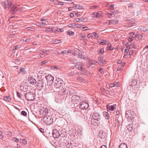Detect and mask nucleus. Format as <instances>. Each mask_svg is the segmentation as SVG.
Returning <instances> with one entry per match:
<instances>
[{
    "label": "nucleus",
    "instance_id": "obj_32",
    "mask_svg": "<svg viewBox=\"0 0 148 148\" xmlns=\"http://www.w3.org/2000/svg\"><path fill=\"white\" fill-rule=\"evenodd\" d=\"M131 85H130V86L132 85H135L137 84V81L136 79H133L131 82Z\"/></svg>",
    "mask_w": 148,
    "mask_h": 148
},
{
    "label": "nucleus",
    "instance_id": "obj_64",
    "mask_svg": "<svg viewBox=\"0 0 148 148\" xmlns=\"http://www.w3.org/2000/svg\"><path fill=\"white\" fill-rule=\"evenodd\" d=\"M133 52H134V51L133 50L130 51L129 52V55L130 56H132L133 54Z\"/></svg>",
    "mask_w": 148,
    "mask_h": 148
},
{
    "label": "nucleus",
    "instance_id": "obj_44",
    "mask_svg": "<svg viewBox=\"0 0 148 148\" xmlns=\"http://www.w3.org/2000/svg\"><path fill=\"white\" fill-rule=\"evenodd\" d=\"M130 35L133 38H136V35L135 34V33L133 32H131L130 33Z\"/></svg>",
    "mask_w": 148,
    "mask_h": 148
},
{
    "label": "nucleus",
    "instance_id": "obj_56",
    "mask_svg": "<svg viewBox=\"0 0 148 148\" xmlns=\"http://www.w3.org/2000/svg\"><path fill=\"white\" fill-rule=\"evenodd\" d=\"M70 62L72 63L73 62L74 64H77V62L73 59H71Z\"/></svg>",
    "mask_w": 148,
    "mask_h": 148
},
{
    "label": "nucleus",
    "instance_id": "obj_6",
    "mask_svg": "<svg viewBox=\"0 0 148 148\" xmlns=\"http://www.w3.org/2000/svg\"><path fill=\"white\" fill-rule=\"evenodd\" d=\"M77 65L75 66L76 67L79 69V70H81L82 71H84V69L83 67L84 66V64L82 62H77Z\"/></svg>",
    "mask_w": 148,
    "mask_h": 148
},
{
    "label": "nucleus",
    "instance_id": "obj_10",
    "mask_svg": "<svg viewBox=\"0 0 148 148\" xmlns=\"http://www.w3.org/2000/svg\"><path fill=\"white\" fill-rule=\"evenodd\" d=\"M42 23H40L39 24L41 26H44L48 24V22L46 19H42L40 20Z\"/></svg>",
    "mask_w": 148,
    "mask_h": 148
},
{
    "label": "nucleus",
    "instance_id": "obj_48",
    "mask_svg": "<svg viewBox=\"0 0 148 148\" xmlns=\"http://www.w3.org/2000/svg\"><path fill=\"white\" fill-rule=\"evenodd\" d=\"M128 44H129V43L127 42L126 45V47H127V49H128L129 47H130L132 46V45H134V42H133V43H131L130 44V45H128Z\"/></svg>",
    "mask_w": 148,
    "mask_h": 148
},
{
    "label": "nucleus",
    "instance_id": "obj_50",
    "mask_svg": "<svg viewBox=\"0 0 148 148\" xmlns=\"http://www.w3.org/2000/svg\"><path fill=\"white\" fill-rule=\"evenodd\" d=\"M60 134L58 131H57L56 130V138H58L60 136Z\"/></svg>",
    "mask_w": 148,
    "mask_h": 148
},
{
    "label": "nucleus",
    "instance_id": "obj_47",
    "mask_svg": "<svg viewBox=\"0 0 148 148\" xmlns=\"http://www.w3.org/2000/svg\"><path fill=\"white\" fill-rule=\"evenodd\" d=\"M48 51L45 50L44 49H43L41 50L40 51V54H42V53H46V54H47V52Z\"/></svg>",
    "mask_w": 148,
    "mask_h": 148
},
{
    "label": "nucleus",
    "instance_id": "obj_20",
    "mask_svg": "<svg viewBox=\"0 0 148 148\" xmlns=\"http://www.w3.org/2000/svg\"><path fill=\"white\" fill-rule=\"evenodd\" d=\"M98 135L101 138H105V134L101 131H99Z\"/></svg>",
    "mask_w": 148,
    "mask_h": 148
},
{
    "label": "nucleus",
    "instance_id": "obj_24",
    "mask_svg": "<svg viewBox=\"0 0 148 148\" xmlns=\"http://www.w3.org/2000/svg\"><path fill=\"white\" fill-rule=\"evenodd\" d=\"M85 19L83 18H76L75 20L76 22H80L85 21Z\"/></svg>",
    "mask_w": 148,
    "mask_h": 148
},
{
    "label": "nucleus",
    "instance_id": "obj_42",
    "mask_svg": "<svg viewBox=\"0 0 148 148\" xmlns=\"http://www.w3.org/2000/svg\"><path fill=\"white\" fill-rule=\"evenodd\" d=\"M17 97L20 99H21L22 98V97H23V95L18 92L17 93Z\"/></svg>",
    "mask_w": 148,
    "mask_h": 148
},
{
    "label": "nucleus",
    "instance_id": "obj_31",
    "mask_svg": "<svg viewBox=\"0 0 148 148\" xmlns=\"http://www.w3.org/2000/svg\"><path fill=\"white\" fill-rule=\"evenodd\" d=\"M21 143L23 145H25L27 144V142L25 139H21L20 140Z\"/></svg>",
    "mask_w": 148,
    "mask_h": 148
},
{
    "label": "nucleus",
    "instance_id": "obj_18",
    "mask_svg": "<svg viewBox=\"0 0 148 148\" xmlns=\"http://www.w3.org/2000/svg\"><path fill=\"white\" fill-rule=\"evenodd\" d=\"M61 90H58V93L60 95H64L65 94L66 90L65 89L63 88V87L62 88H60Z\"/></svg>",
    "mask_w": 148,
    "mask_h": 148
},
{
    "label": "nucleus",
    "instance_id": "obj_17",
    "mask_svg": "<svg viewBox=\"0 0 148 148\" xmlns=\"http://www.w3.org/2000/svg\"><path fill=\"white\" fill-rule=\"evenodd\" d=\"M116 107V104H114L113 105L109 106V105H107V108L108 110H109L110 111H113L114 109Z\"/></svg>",
    "mask_w": 148,
    "mask_h": 148
},
{
    "label": "nucleus",
    "instance_id": "obj_15",
    "mask_svg": "<svg viewBox=\"0 0 148 148\" xmlns=\"http://www.w3.org/2000/svg\"><path fill=\"white\" fill-rule=\"evenodd\" d=\"M28 88V86L26 85H22L20 86V90L23 92L27 91Z\"/></svg>",
    "mask_w": 148,
    "mask_h": 148
},
{
    "label": "nucleus",
    "instance_id": "obj_58",
    "mask_svg": "<svg viewBox=\"0 0 148 148\" xmlns=\"http://www.w3.org/2000/svg\"><path fill=\"white\" fill-rule=\"evenodd\" d=\"M56 130H53V131L52 132L53 134V136L54 138V139L56 138V134H55V131Z\"/></svg>",
    "mask_w": 148,
    "mask_h": 148
},
{
    "label": "nucleus",
    "instance_id": "obj_30",
    "mask_svg": "<svg viewBox=\"0 0 148 148\" xmlns=\"http://www.w3.org/2000/svg\"><path fill=\"white\" fill-rule=\"evenodd\" d=\"M88 63L90 64L93 65L96 64L97 62L94 60H90Z\"/></svg>",
    "mask_w": 148,
    "mask_h": 148
},
{
    "label": "nucleus",
    "instance_id": "obj_60",
    "mask_svg": "<svg viewBox=\"0 0 148 148\" xmlns=\"http://www.w3.org/2000/svg\"><path fill=\"white\" fill-rule=\"evenodd\" d=\"M62 40H57L56 39V44H58L60 43H61Z\"/></svg>",
    "mask_w": 148,
    "mask_h": 148
},
{
    "label": "nucleus",
    "instance_id": "obj_35",
    "mask_svg": "<svg viewBox=\"0 0 148 148\" xmlns=\"http://www.w3.org/2000/svg\"><path fill=\"white\" fill-rule=\"evenodd\" d=\"M78 73H79L78 72L77 73H75L74 72H72L68 73V75L69 76H71L74 75H76V74H77Z\"/></svg>",
    "mask_w": 148,
    "mask_h": 148
},
{
    "label": "nucleus",
    "instance_id": "obj_54",
    "mask_svg": "<svg viewBox=\"0 0 148 148\" xmlns=\"http://www.w3.org/2000/svg\"><path fill=\"white\" fill-rule=\"evenodd\" d=\"M99 71L100 72V73L102 74H104V69H102V68H100L99 70Z\"/></svg>",
    "mask_w": 148,
    "mask_h": 148
},
{
    "label": "nucleus",
    "instance_id": "obj_52",
    "mask_svg": "<svg viewBox=\"0 0 148 148\" xmlns=\"http://www.w3.org/2000/svg\"><path fill=\"white\" fill-rule=\"evenodd\" d=\"M63 2H60L57 1H56V5H63Z\"/></svg>",
    "mask_w": 148,
    "mask_h": 148
},
{
    "label": "nucleus",
    "instance_id": "obj_1",
    "mask_svg": "<svg viewBox=\"0 0 148 148\" xmlns=\"http://www.w3.org/2000/svg\"><path fill=\"white\" fill-rule=\"evenodd\" d=\"M1 4L5 9H9L12 5L10 0H5L4 2L1 3Z\"/></svg>",
    "mask_w": 148,
    "mask_h": 148
},
{
    "label": "nucleus",
    "instance_id": "obj_46",
    "mask_svg": "<svg viewBox=\"0 0 148 148\" xmlns=\"http://www.w3.org/2000/svg\"><path fill=\"white\" fill-rule=\"evenodd\" d=\"M67 34L69 36H72L74 35V33L73 32L71 31L68 32Z\"/></svg>",
    "mask_w": 148,
    "mask_h": 148
},
{
    "label": "nucleus",
    "instance_id": "obj_21",
    "mask_svg": "<svg viewBox=\"0 0 148 148\" xmlns=\"http://www.w3.org/2000/svg\"><path fill=\"white\" fill-rule=\"evenodd\" d=\"M125 62H123L121 66H119L117 69L118 71H121L123 70V66L125 64Z\"/></svg>",
    "mask_w": 148,
    "mask_h": 148
},
{
    "label": "nucleus",
    "instance_id": "obj_25",
    "mask_svg": "<svg viewBox=\"0 0 148 148\" xmlns=\"http://www.w3.org/2000/svg\"><path fill=\"white\" fill-rule=\"evenodd\" d=\"M39 88H40V89H43V88L44 87V86L43 85V84L42 83H37L36 85Z\"/></svg>",
    "mask_w": 148,
    "mask_h": 148
},
{
    "label": "nucleus",
    "instance_id": "obj_3",
    "mask_svg": "<svg viewBox=\"0 0 148 148\" xmlns=\"http://www.w3.org/2000/svg\"><path fill=\"white\" fill-rule=\"evenodd\" d=\"M43 122L47 125H50L53 122V119L51 116L45 117L43 119Z\"/></svg>",
    "mask_w": 148,
    "mask_h": 148
},
{
    "label": "nucleus",
    "instance_id": "obj_7",
    "mask_svg": "<svg viewBox=\"0 0 148 148\" xmlns=\"http://www.w3.org/2000/svg\"><path fill=\"white\" fill-rule=\"evenodd\" d=\"M88 102H80L79 107L82 109H86L89 107Z\"/></svg>",
    "mask_w": 148,
    "mask_h": 148
},
{
    "label": "nucleus",
    "instance_id": "obj_27",
    "mask_svg": "<svg viewBox=\"0 0 148 148\" xmlns=\"http://www.w3.org/2000/svg\"><path fill=\"white\" fill-rule=\"evenodd\" d=\"M133 126V125L132 124H129L127 125V128L128 130L129 131H131L132 130H133V129H132Z\"/></svg>",
    "mask_w": 148,
    "mask_h": 148
},
{
    "label": "nucleus",
    "instance_id": "obj_4",
    "mask_svg": "<svg viewBox=\"0 0 148 148\" xmlns=\"http://www.w3.org/2000/svg\"><path fill=\"white\" fill-rule=\"evenodd\" d=\"M25 96L26 99L28 101H32L35 99L33 94L31 92L27 93Z\"/></svg>",
    "mask_w": 148,
    "mask_h": 148
},
{
    "label": "nucleus",
    "instance_id": "obj_11",
    "mask_svg": "<svg viewBox=\"0 0 148 148\" xmlns=\"http://www.w3.org/2000/svg\"><path fill=\"white\" fill-rule=\"evenodd\" d=\"M27 80L31 84H34L36 83V79L33 77H28Z\"/></svg>",
    "mask_w": 148,
    "mask_h": 148
},
{
    "label": "nucleus",
    "instance_id": "obj_62",
    "mask_svg": "<svg viewBox=\"0 0 148 148\" xmlns=\"http://www.w3.org/2000/svg\"><path fill=\"white\" fill-rule=\"evenodd\" d=\"M53 28H47L46 29V30L47 31H52L53 32Z\"/></svg>",
    "mask_w": 148,
    "mask_h": 148
},
{
    "label": "nucleus",
    "instance_id": "obj_14",
    "mask_svg": "<svg viewBox=\"0 0 148 148\" xmlns=\"http://www.w3.org/2000/svg\"><path fill=\"white\" fill-rule=\"evenodd\" d=\"M72 100L73 102H78L81 100L79 96L77 95L73 96L72 97Z\"/></svg>",
    "mask_w": 148,
    "mask_h": 148
},
{
    "label": "nucleus",
    "instance_id": "obj_55",
    "mask_svg": "<svg viewBox=\"0 0 148 148\" xmlns=\"http://www.w3.org/2000/svg\"><path fill=\"white\" fill-rule=\"evenodd\" d=\"M92 35L94 36L95 38H97L98 37V35L97 33L96 32H94L92 34Z\"/></svg>",
    "mask_w": 148,
    "mask_h": 148
},
{
    "label": "nucleus",
    "instance_id": "obj_9",
    "mask_svg": "<svg viewBox=\"0 0 148 148\" xmlns=\"http://www.w3.org/2000/svg\"><path fill=\"white\" fill-rule=\"evenodd\" d=\"M17 5H13L11 8V12L12 14H14L16 11L18 10L19 9V8L17 7Z\"/></svg>",
    "mask_w": 148,
    "mask_h": 148
},
{
    "label": "nucleus",
    "instance_id": "obj_51",
    "mask_svg": "<svg viewBox=\"0 0 148 148\" xmlns=\"http://www.w3.org/2000/svg\"><path fill=\"white\" fill-rule=\"evenodd\" d=\"M26 29L28 31H34V29L30 27H27L26 28Z\"/></svg>",
    "mask_w": 148,
    "mask_h": 148
},
{
    "label": "nucleus",
    "instance_id": "obj_2",
    "mask_svg": "<svg viewBox=\"0 0 148 148\" xmlns=\"http://www.w3.org/2000/svg\"><path fill=\"white\" fill-rule=\"evenodd\" d=\"M125 117L128 119V121H133L134 118L132 114V111L130 110L126 111L125 112Z\"/></svg>",
    "mask_w": 148,
    "mask_h": 148
},
{
    "label": "nucleus",
    "instance_id": "obj_8",
    "mask_svg": "<svg viewBox=\"0 0 148 148\" xmlns=\"http://www.w3.org/2000/svg\"><path fill=\"white\" fill-rule=\"evenodd\" d=\"M92 118L95 120L99 121L101 119V116L99 113L98 112H94L93 114Z\"/></svg>",
    "mask_w": 148,
    "mask_h": 148
},
{
    "label": "nucleus",
    "instance_id": "obj_43",
    "mask_svg": "<svg viewBox=\"0 0 148 148\" xmlns=\"http://www.w3.org/2000/svg\"><path fill=\"white\" fill-rule=\"evenodd\" d=\"M104 52V50L103 48L101 49L99 51V54H103Z\"/></svg>",
    "mask_w": 148,
    "mask_h": 148
},
{
    "label": "nucleus",
    "instance_id": "obj_39",
    "mask_svg": "<svg viewBox=\"0 0 148 148\" xmlns=\"http://www.w3.org/2000/svg\"><path fill=\"white\" fill-rule=\"evenodd\" d=\"M85 74L88 76H90L91 75V73L89 71H87L84 70Z\"/></svg>",
    "mask_w": 148,
    "mask_h": 148
},
{
    "label": "nucleus",
    "instance_id": "obj_12",
    "mask_svg": "<svg viewBox=\"0 0 148 148\" xmlns=\"http://www.w3.org/2000/svg\"><path fill=\"white\" fill-rule=\"evenodd\" d=\"M48 109L46 108H43L42 109L40 110V114L42 112V115L45 116H47L48 113Z\"/></svg>",
    "mask_w": 148,
    "mask_h": 148
},
{
    "label": "nucleus",
    "instance_id": "obj_29",
    "mask_svg": "<svg viewBox=\"0 0 148 148\" xmlns=\"http://www.w3.org/2000/svg\"><path fill=\"white\" fill-rule=\"evenodd\" d=\"M103 115L105 117V118L108 119H109V115L108 114V113L106 112H103Z\"/></svg>",
    "mask_w": 148,
    "mask_h": 148
},
{
    "label": "nucleus",
    "instance_id": "obj_36",
    "mask_svg": "<svg viewBox=\"0 0 148 148\" xmlns=\"http://www.w3.org/2000/svg\"><path fill=\"white\" fill-rule=\"evenodd\" d=\"M74 8L76 9H84V7L83 6H80L78 5H76Z\"/></svg>",
    "mask_w": 148,
    "mask_h": 148
},
{
    "label": "nucleus",
    "instance_id": "obj_34",
    "mask_svg": "<svg viewBox=\"0 0 148 148\" xmlns=\"http://www.w3.org/2000/svg\"><path fill=\"white\" fill-rule=\"evenodd\" d=\"M109 42L108 41L104 40L101 39V42H100V44L101 45H104L105 44H108Z\"/></svg>",
    "mask_w": 148,
    "mask_h": 148
},
{
    "label": "nucleus",
    "instance_id": "obj_59",
    "mask_svg": "<svg viewBox=\"0 0 148 148\" xmlns=\"http://www.w3.org/2000/svg\"><path fill=\"white\" fill-rule=\"evenodd\" d=\"M19 48V46L16 45L15 47H14L12 49L13 50H16L17 49Z\"/></svg>",
    "mask_w": 148,
    "mask_h": 148
},
{
    "label": "nucleus",
    "instance_id": "obj_57",
    "mask_svg": "<svg viewBox=\"0 0 148 148\" xmlns=\"http://www.w3.org/2000/svg\"><path fill=\"white\" fill-rule=\"evenodd\" d=\"M63 31V30L62 29H58L57 28L56 29V32L58 31V32H62Z\"/></svg>",
    "mask_w": 148,
    "mask_h": 148
},
{
    "label": "nucleus",
    "instance_id": "obj_28",
    "mask_svg": "<svg viewBox=\"0 0 148 148\" xmlns=\"http://www.w3.org/2000/svg\"><path fill=\"white\" fill-rule=\"evenodd\" d=\"M4 100L5 101L10 102L11 100V97L9 96H5L4 97Z\"/></svg>",
    "mask_w": 148,
    "mask_h": 148
},
{
    "label": "nucleus",
    "instance_id": "obj_16",
    "mask_svg": "<svg viewBox=\"0 0 148 148\" xmlns=\"http://www.w3.org/2000/svg\"><path fill=\"white\" fill-rule=\"evenodd\" d=\"M75 50L78 53H79V55L78 57H79L81 59H85L84 57V55H83L82 52H80V53L79 52L80 51V50L77 49H75Z\"/></svg>",
    "mask_w": 148,
    "mask_h": 148
},
{
    "label": "nucleus",
    "instance_id": "obj_23",
    "mask_svg": "<svg viewBox=\"0 0 148 148\" xmlns=\"http://www.w3.org/2000/svg\"><path fill=\"white\" fill-rule=\"evenodd\" d=\"M47 80L49 82L52 81L53 82V80L54 79V77L51 75H48L47 77Z\"/></svg>",
    "mask_w": 148,
    "mask_h": 148
},
{
    "label": "nucleus",
    "instance_id": "obj_41",
    "mask_svg": "<svg viewBox=\"0 0 148 148\" xmlns=\"http://www.w3.org/2000/svg\"><path fill=\"white\" fill-rule=\"evenodd\" d=\"M111 13H109L108 14V15H109L108 16L110 18H111L112 17H114V16H115V15H114L115 14L114 13V12L113 11V10H112V11H111Z\"/></svg>",
    "mask_w": 148,
    "mask_h": 148
},
{
    "label": "nucleus",
    "instance_id": "obj_40",
    "mask_svg": "<svg viewBox=\"0 0 148 148\" xmlns=\"http://www.w3.org/2000/svg\"><path fill=\"white\" fill-rule=\"evenodd\" d=\"M20 71L18 73V74H20L21 73L22 74L25 73V72L24 71V68H21L20 69Z\"/></svg>",
    "mask_w": 148,
    "mask_h": 148
},
{
    "label": "nucleus",
    "instance_id": "obj_45",
    "mask_svg": "<svg viewBox=\"0 0 148 148\" xmlns=\"http://www.w3.org/2000/svg\"><path fill=\"white\" fill-rule=\"evenodd\" d=\"M96 14L97 15L96 17L97 18H99V17H101V13L100 12H97V13Z\"/></svg>",
    "mask_w": 148,
    "mask_h": 148
},
{
    "label": "nucleus",
    "instance_id": "obj_53",
    "mask_svg": "<svg viewBox=\"0 0 148 148\" xmlns=\"http://www.w3.org/2000/svg\"><path fill=\"white\" fill-rule=\"evenodd\" d=\"M21 114L24 116H26L27 115V113L24 111H22L21 112Z\"/></svg>",
    "mask_w": 148,
    "mask_h": 148
},
{
    "label": "nucleus",
    "instance_id": "obj_61",
    "mask_svg": "<svg viewBox=\"0 0 148 148\" xmlns=\"http://www.w3.org/2000/svg\"><path fill=\"white\" fill-rule=\"evenodd\" d=\"M108 49L109 50L111 51L114 49V48H112L111 46L110 45L108 47Z\"/></svg>",
    "mask_w": 148,
    "mask_h": 148
},
{
    "label": "nucleus",
    "instance_id": "obj_49",
    "mask_svg": "<svg viewBox=\"0 0 148 148\" xmlns=\"http://www.w3.org/2000/svg\"><path fill=\"white\" fill-rule=\"evenodd\" d=\"M12 140L13 141H14V142H18V141H19V140L18 138H15V137H14V138H13L12 139Z\"/></svg>",
    "mask_w": 148,
    "mask_h": 148
},
{
    "label": "nucleus",
    "instance_id": "obj_13",
    "mask_svg": "<svg viewBox=\"0 0 148 148\" xmlns=\"http://www.w3.org/2000/svg\"><path fill=\"white\" fill-rule=\"evenodd\" d=\"M68 26L70 27H73L75 28H80L81 27L82 25L81 24L72 23L71 24H69L68 25Z\"/></svg>",
    "mask_w": 148,
    "mask_h": 148
},
{
    "label": "nucleus",
    "instance_id": "obj_19",
    "mask_svg": "<svg viewBox=\"0 0 148 148\" xmlns=\"http://www.w3.org/2000/svg\"><path fill=\"white\" fill-rule=\"evenodd\" d=\"M118 20L117 19H115L114 20H110L109 23L110 25H115L118 23Z\"/></svg>",
    "mask_w": 148,
    "mask_h": 148
},
{
    "label": "nucleus",
    "instance_id": "obj_37",
    "mask_svg": "<svg viewBox=\"0 0 148 148\" xmlns=\"http://www.w3.org/2000/svg\"><path fill=\"white\" fill-rule=\"evenodd\" d=\"M139 30H140L142 31H144L146 32L147 31V28H146L145 27H140L139 28Z\"/></svg>",
    "mask_w": 148,
    "mask_h": 148
},
{
    "label": "nucleus",
    "instance_id": "obj_5",
    "mask_svg": "<svg viewBox=\"0 0 148 148\" xmlns=\"http://www.w3.org/2000/svg\"><path fill=\"white\" fill-rule=\"evenodd\" d=\"M63 81L60 79H56V89L62 88Z\"/></svg>",
    "mask_w": 148,
    "mask_h": 148
},
{
    "label": "nucleus",
    "instance_id": "obj_26",
    "mask_svg": "<svg viewBox=\"0 0 148 148\" xmlns=\"http://www.w3.org/2000/svg\"><path fill=\"white\" fill-rule=\"evenodd\" d=\"M119 148H127V147L126 144L122 143L119 145Z\"/></svg>",
    "mask_w": 148,
    "mask_h": 148
},
{
    "label": "nucleus",
    "instance_id": "obj_33",
    "mask_svg": "<svg viewBox=\"0 0 148 148\" xmlns=\"http://www.w3.org/2000/svg\"><path fill=\"white\" fill-rule=\"evenodd\" d=\"M77 133L79 135H81L82 134V128H79L77 130Z\"/></svg>",
    "mask_w": 148,
    "mask_h": 148
},
{
    "label": "nucleus",
    "instance_id": "obj_63",
    "mask_svg": "<svg viewBox=\"0 0 148 148\" xmlns=\"http://www.w3.org/2000/svg\"><path fill=\"white\" fill-rule=\"evenodd\" d=\"M70 89H69V90H68V91L67 92V95L69 94V95H72V93L70 92H71Z\"/></svg>",
    "mask_w": 148,
    "mask_h": 148
},
{
    "label": "nucleus",
    "instance_id": "obj_22",
    "mask_svg": "<svg viewBox=\"0 0 148 148\" xmlns=\"http://www.w3.org/2000/svg\"><path fill=\"white\" fill-rule=\"evenodd\" d=\"M77 79L78 81H79L81 82H84L85 83H87V81L86 80L84 79L83 78L81 77H79L77 78Z\"/></svg>",
    "mask_w": 148,
    "mask_h": 148
},
{
    "label": "nucleus",
    "instance_id": "obj_38",
    "mask_svg": "<svg viewBox=\"0 0 148 148\" xmlns=\"http://www.w3.org/2000/svg\"><path fill=\"white\" fill-rule=\"evenodd\" d=\"M142 37L143 36H142V35L139 34L136 35V38H138V39L140 40L142 38Z\"/></svg>",
    "mask_w": 148,
    "mask_h": 148
}]
</instances>
